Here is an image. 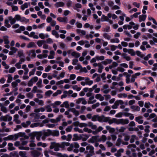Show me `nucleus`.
Returning <instances> with one entry per match:
<instances>
[{"label":"nucleus","instance_id":"obj_37","mask_svg":"<svg viewBox=\"0 0 157 157\" xmlns=\"http://www.w3.org/2000/svg\"><path fill=\"white\" fill-rule=\"evenodd\" d=\"M107 139L106 136L105 135H102L101 137L98 139V141H102L103 142H105Z\"/></svg>","mask_w":157,"mask_h":157},{"label":"nucleus","instance_id":"obj_59","mask_svg":"<svg viewBox=\"0 0 157 157\" xmlns=\"http://www.w3.org/2000/svg\"><path fill=\"white\" fill-rule=\"evenodd\" d=\"M72 88L74 90H76V91H79L81 89V88L79 87L77 85H75L72 86Z\"/></svg>","mask_w":157,"mask_h":157},{"label":"nucleus","instance_id":"obj_8","mask_svg":"<svg viewBox=\"0 0 157 157\" xmlns=\"http://www.w3.org/2000/svg\"><path fill=\"white\" fill-rule=\"evenodd\" d=\"M101 21H106L108 22L110 24H112L113 23V21L109 20L107 16L104 15H102L101 17Z\"/></svg>","mask_w":157,"mask_h":157},{"label":"nucleus","instance_id":"obj_55","mask_svg":"<svg viewBox=\"0 0 157 157\" xmlns=\"http://www.w3.org/2000/svg\"><path fill=\"white\" fill-rule=\"evenodd\" d=\"M117 97L119 98H126L127 97V95L125 93L119 94H117Z\"/></svg>","mask_w":157,"mask_h":157},{"label":"nucleus","instance_id":"obj_62","mask_svg":"<svg viewBox=\"0 0 157 157\" xmlns=\"http://www.w3.org/2000/svg\"><path fill=\"white\" fill-rule=\"evenodd\" d=\"M155 90H152L150 91V97L151 98H153L154 96Z\"/></svg>","mask_w":157,"mask_h":157},{"label":"nucleus","instance_id":"obj_3","mask_svg":"<svg viewBox=\"0 0 157 157\" xmlns=\"http://www.w3.org/2000/svg\"><path fill=\"white\" fill-rule=\"evenodd\" d=\"M130 77L131 75L129 74L126 75L125 81L127 84L133 82L135 81L136 78L133 75H132L131 79H130Z\"/></svg>","mask_w":157,"mask_h":157},{"label":"nucleus","instance_id":"obj_40","mask_svg":"<svg viewBox=\"0 0 157 157\" xmlns=\"http://www.w3.org/2000/svg\"><path fill=\"white\" fill-rule=\"evenodd\" d=\"M19 155L21 157H27L26 152L25 151H20Z\"/></svg>","mask_w":157,"mask_h":157},{"label":"nucleus","instance_id":"obj_48","mask_svg":"<svg viewBox=\"0 0 157 157\" xmlns=\"http://www.w3.org/2000/svg\"><path fill=\"white\" fill-rule=\"evenodd\" d=\"M52 34L56 38H58L59 37V35L57 32L56 31L54 30H53L52 31Z\"/></svg>","mask_w":157,"mask_h":157},{"label":"nucleus","instance_id":"obj_51","mask_svg":"<svg viewBox=\"0 0 157 157\" xmlns=\"http://www.w3.org/2000/svg\"><path fill=\"white\" fill-rule=\"evenodd\" d=\"M21 140V144L22 145H25L27 144L28 143V141L27 140H24L22 138L20 139Z\"/></svg>","mask_w":157,"mask_h":157},{"label":"nucleus","instance_id":"obj_7","mask_svg":"<svg viewBox=\"0 0 157 157\" xmlns=\"http://www.w3.org/2000/svg\"><path fill=\"white\" fill-rule=\"evenodd\" d=\"M30 116L32 118H33L34 121H37L40 118V115L39 114L37 113H33L30 114Z\"/></svg>","mask_w":157,"mask_h":157},{"label":"nucleus","instance_id":"obj_19","mask_svg":"<svg viewBox=\"0 0 157 157\" xmlns=\"http://www.w3.org/2000/svg\"><path fill=\"white\" fill-rule=\"evenodd\" d=\"M34 101L36 102L39 105L43 106L44 105V102L42 100L39 99L38 98H35Z\"/></svg>","mask_w":157,"mask_h":157},{"label":"nucleus","instance_id":"obj_42","mask_svg":"<svg viewBox=\"0 0 157 157\" xmlns=\"http://www.w3.org/2000/svg\"><path fill=\"white\" fill-rule=\"evenodd\" d=\"M50 153L52 155H53L54 152H51L50 150H45L44 152V154L46 157H49V154Z\"/></svg>","mask_w":157,"mask_h":157},{"label":"nucleus","instance_id":"obj_12","mask_svg":"<svg viewBox=\"0 0 157 157\" xmlns=\"http://www.w3.org/2000/svg\"><path fill=\"white\" fill-rule=\"evenodd\" d=\"M57 20L60 22H63L66 23L68 22V20L67 17H58L57 18Z\"/></svg>","mask_w":157,"mask_h":157},{"label":"nucleus","instance_id":"obj_64","mask_svg":"<svg viewBox=\"0 0 157 157\" xmlns=\"http://www.w3.org/2000/svg\"><path fill=\"white\" fill-rule=\"evenodd\" d=\"M1 110L4 113H6L8 112V110L7 109L6 107L4 106L3 105L2 106L1 108Z\"/></svg>","mask_w":157,"mask_h":157},{"label":"nucleus","instance_id":"obj_11","mask_svg":"<svg viewBox=\"0 0 157 157\" xmlns=\"http://www.w3.org/2000/svg\"><path fill=\"white\" fill-rule=\"evenodd\" d=\"M8 36H5L3 37V41L5 42V44H6L5 45V47L7 48H10V46L8 45L10 41L8 40Z\"/></svg>","mask_w":157,"mask_h":157},{"label":"nucleus","instance_id":"obj_44","mask_svg":"<svg viewBox=\"0 0 157 157\" xmlns=\"http://www.w3.org/2000/svg\"><path fill=\"white\" fill-rule=\"evenodd\" d=\"M8 19L11 25L13 24L16 22V20L15 17L13 18L12 17L10 16L8 17Z\"/></svg>","mask_w":157,"mask_h":157},{"label":"nucleus","instance_id":"obj_27","mask_svg":"<svg viewBox=\"0 0 157 157\" xmlns=\"http://www.w3.org/2000/svg\"><path fill=\"white\" fill-rule=\"evenodd\" d=\"M36 53L34 50H31L29 54V56L31 58H34L36 56Z\"/></svg>","mask_w":157,"mask_h":157},{"label":"nucleus","instance_id":"obj_34","mask_svg":"<svg viewBox=\"0 0 157 157\" xmlns=\"http://www.w3.org/2000/svg\"><path fill=\"white\" fill-rule=\"evenodd\" d=\"M30 37H32L33 38L37 39L39 38L38 36L35 34V33L34 32H31L29 35Z\"/></svg>","mask_w":157,"mask_h":157},{"label":"nucleus","instance_id":"obj_33","mask_svg":"<svg viewBox=\"0 0 157 157\" xmlns=\"http://www.w3.org/2000/svg\"><path fill=\"white\" fill-rule=\"evenodd\" d=\"M61 102L60 101H55L53 103H52L51 104L53 108H55L56 107H57V105H59L61 104Z\"/></svg>","mask_w":157,"mask_h":157},{"label":"nucleus","instance_id":"obj_21","mask_svg":"<svg viewBox=\"0 0 157 157\" xmlns=\"http://www.w3.org/2000/svg\"><path fill=\"white\" fill-rule=\"evenodd\" d=\"M147 17L146 15L142 14L140 15L139 16V21L140 22H141L142 21H144Z\"/></svg>","mask_w":157,"mask_h":157},{"label":"nucleus","instance_id":"obj_39","mask_svg":"<svg viewBox=\"0 0 157 157\" xmlns=\"http://www.w3.org/2000/svg\"><path fill=\"white\" fill-rule=\"evenodd\" d=\"M112 60L110 59H106L105 60L102 61L101 63L104 65H107L109 64L112 62Z\"/></svg>","mask_w":157,"mask_h":157},{"label":"nucleus","instance_id":"obj_9","mask_svg":"<svg viewBox=\"0 0 157 157\" xmlns=\"http://www.w3.org/2000/svg\"><path fill=\"white\" fill-rule=\"evenodd\" d=\"M48 132L50 134L53 136H57L59 135V131L57 130H48Z\"/></svg>","mask_w":157,"mask_h":157},{"label":"nucleus","instance_id":"obj_15","mask_svg":"<svg viewBox=\"0 0 157 157\" xmlns=\"http://www.w3.org/2000/svg\"><path fill=\"white\" fill-rule=\"evenodd\" d=\"M87 127H90L92 129H96L97 128V126L95 125H94L93 123L91 122H89L86 123Z\"/></svg>","mask_w":157,"mask_h":157},{"label":"nucleus","instance_id":"obj_41","mask_svg":"<svg viewBox=\"0 0 157 157\" xmlns=\"http://www.w3.org/2000/svg\"><path fill=\"white\" fill-rule=\"evenodd\" d=\"M37 145L38 146H41L43 147H45L47 146L48 144L45 143L39 142L37 143Z\"/></svg>","mask_w":157,"mask_h":157},{"label":"nucleus","instance_id":"obj_20","mask_svg":"<svg viewBox=\"0 0 157 157\" xmlns=\"http://www.w3.org/2000/svg\"><path fill=\"white\" fill-rule=\"evenodd\" d=\"M81 139H82L83 141H86L88 138L89 136L87 134H80Z\"/></svg>","mask_w":157,"mask_h":157},{"label":"nucleus","instance_id":"obj_2","mask_svg":"<svg viewBox=\"0 0 157 157\" xmlns=\"http://www.w3.org/2000/svg\"><path fill=\"white\" fill-rule=\"evenodd\" d=\"M60 147L59 144L55 142H52L51 143L49 148L51 149H54L55 151H59Z\"/></svg>","mask_w":157,"mask_h":157},{"label":"nucleus","instance_id":"obj_5","mask_svg":"<svg viewBox=\"0 0 157 157\" xmlns=\"http://www.w3.org/2000/svg\"><path fill=\"white\" fill-rule=\"evenodd\" d=\"M12 117L7 114L5 116H2L0 117V120L2 121H10L12 120Z\"/></svg>","mask_w":157,"mask_h":157},{"label":"nucleus","instance_id":"obj_26","mask_svg":"<svg viewBox=\"0 0 157 157\" xmlns=\"http://www.w3.org/2000/svg\"><path fill=\"white\" fill-rule=\"evenodd\" d=\"M95 98L99 100L100 101H102L104 100V97L100 94H98L96 95Z\"/></svg>","mask_w":157,"mask_h":157},{"label":"nucleus","instance_id":"obj_35","mask_svg":"<svg viewBox=\"0 0 157 157\" xmlns=\"http://www.w3.org/2000/svg\"><path fill=\"white\" fill-rule=\"evenodd\" d=\"M82 5L80 4L77 3L75 5V6L74 7V8L78 12H79L80 10L79 8H81Z\"/></svg>","mask_w":157,"mask_h":157},{"label":"nucleus","instance_id":"obj_14","mask_svg":"<svg viewBox=\"0 0 157 157\" xmlns=\"http://www.w3.org/2000/svg\"><path fill=\"white\" fill-rule=\"evenodd\" d=\"M40 154V152L36 150H34L31 151V155L33 157H38Z\"/></svg>","mask_w":157,"mask_h":157},{"label":"nucleus","instance_id":"obj_23","mask_svg":"<svg viewBox=\"0 0 157 157\" xmlns=\"http://www.w3.org/2000/svg\"><path fill=\"white\" fill-rule=\"evenodd\" d=\"M136 121L138 122V123L141 124L143 123L144 121L142 119V117L140 116L136 117L135 118Z\"/></svg>","mask_w":157,"mask_h":157},{"label":"nucleus","instance_id":"obj_58","mask_svg":"<svg viewBox=\"0 0 157 157\" xmlns=\"http://www.w3.org/2000/svg\"><path fill=\"white\" fill-rule=\"evenodd\" d=\"M8 79L7 80V82L8 83H10L12 81L13 79V77L10 75H7Z\"/></svg>","mask_w":157,"mask_h":157},{"label":"nucleus","instance_id":"obj_1","mask_svg":"<svg viewBox=\"0 0 157 157\" xmlns=\"http://www.w3.org/2000/svg\"><path fill=\"white\" fill-rule=\"evenodd\" d=\"M124 52H128V53L130 54L131 56H134L136 54L138 56L141 58L143 57L144 55L141 54V52L138 51H136L135 53L133 50H123Z\"/></svg>","mask_w":157,"mask_h":157},{"label":"nucleus","instance_id":"obj_45","mask_svg":"<svg viewBox=\"0 0 157 157\" xmlns=\"http://www.w3.org/2000/svg\"><path fill=\"white\" fill-rule=\"evenodd\" d=\"M131 108L133 110L136 111H139L140 109V108L139 106L134 105L131 106Z\"/></svg>","mask_w":157,"mask_h":157},{"label":"nucleus","instance_id":"obj_46","mask_svg":"<svg viewBox=\"0 0 157 157\" xmlns=\"http://www.w3.org/2000/svg\"><path fill=\"white\" fill-rule=\"evenodd\" d=\"M23 145H21L19 146L18 148L19 149L21 150H25L28 151L30 149V148L28 147H24Z\"/></svg>","mask_w":157,"mask_h":157},{"label":"nucleus","instance_id":"obj_57","mask_svg":"<svg viewBox=\"0 0 157 157\" xmlns=\"http://www.w3.org/2000/svg\"><path fill=\"white\" fill-rule=\"evenodd\" d=\"M28 7V4L27 3H24L21 6V9L22 10H25V8H27Z\"/></svg>","mask_w":157,"mask_h":157},{"label":"nucleus","instance_id":"obj_4","mask_svg":"<svg viewBox=\"0 0 157 157\" xmlns=\"http://www.w3.org/2000/svg\"><path fill=\"white\" fill-rule=\"evenodd\" d=\"M18 56L20 58V60L18 63L21 64L25 61V57L24 56L23 51H21L19 52L18 54Z\"/></svg>","mask_w":157,"mask_h":157},{"label":"nucleus","instance_id":"obj_6","mask_svg":"<svg viewBox=\"0 0 157 157\" xmlns=\"http://www.w3.org/2000/svg\"><path fill=\"white\" fill-rule=\"evenodd\" d=\"M79 145L76 142H75L71 144L70 145V147H68L67 150L68 151H71L72 150L74 147L79 148Z\"/></svg>","mask_w":157,"mask_h":157},{"label":"nucleus","instance_id":"obj_54","mask_svg":"<svg viewBox=\"0 0 157 157\" xmlns=\"http://www.w3.org/2000/svg\"><path fill=\"white\" fill-rule=\"evenodd\" d=\"M20 21L22 22L27 23L29 21V20L26 19L24 17H21Z\"/></svg>","mask_w":157,"mask_h":157},{"label":"nucleus","instance_id":"obj_53","mask_svg":"<svg viewBox=\"0 0 157 157\" xmlns=\"http://www.w3.org/2000/svg\"><path fill=\"white\" fill-rule=\"evenodd\" d=\"M36 46L35 44L33 42H31L29 43L27 46V47L28 48H34Z\"/></svg>","mask_w":157,"mask_h":157},{"label":"nucleus","instance_id":"obj_31","mask_svg":"<svg viewBox=\"0 0 157 157\" xmlns=\"http://www.w3.org/2000/svg\"><path fill=\"white\" fill-rule=\"evenodd\" d=\"M94 149V147L90 145H88L86 147V150L89 151L91 153L93 152Z\"/></svg>","mask_w":157,"mask_h":157},{"label":"nucleus","instance_id":"obj_47","mask_svg":"<svg viewBox=\"0 0 157 157\" xmlns=\"http://www.w3.org/2000/svg\"><path fill=\"white\" fill-rule=\"evenodd\" d=\"M42 80L41 79H39V81L37 82L36 84L39 88H41L42 87Z\"/></svg>","mask_w":157,"mask_h":157},{"label":"nucleus","instance_id":"obj_17","mask_svg":"<svg viewBox=\"0 0 157 157\" xmlns=\"http://www.w3.org/2000/svg\"><path fill=\"white\" fill-rule=\"evenodd\" d=\"M84 80L86 82V85L91 86L93 83V81L90 80L89 78L88 77L85 78Z\"/></svg>","mask_w":157,"mask_h":157},{"label":"nucleus","instance_id":"obj_28","mask_svg":"<svg viewBox=\"0 0 157 157\" xmlns=\"http://www.w3.org/2000/svg\"><path fill=\"white\" fill-rule=\"evenodd\" d=\"M81 139L80 135L78 136V134H75L73 135V137L72 138V140L74 141L79 140Z\"/></svg>","mask_w":157,"mask_h":157},{"label":"nucleus","instance_id":"obj_60","mask_svg":"<svg viewBox=\"0 0 157 157\" xmlns=\"http://www.w3.org/2000/svg\"><path fill=\"white\" fill-rule=\"evenodd\" d=\"M71 55L75 57L78 58L80 57V55L79 54L77 53L76 52H73L71 53Z\"/></svg>","mask_w":157,"mask_h":157},{"label":"nucleus","instance_id":"obj_49","mask_svg":"<svg viewBox=\"0 0 157 157\" xmlns=\"http://www.w3.org/2000/svg\"><path fill=\"white\" fill-rule=\"evenodd\" d=\"M99 65V66L98 67V71L99 73H101L102 72V69L104 68V67L101 63Z\"/></svg>","mask_w":157,"mask_h":157},{"label":"nucleus","instance_id":"obj_24","mask_svg":"<svg viewBox=\"0 0 157 157\" xmlns=\"http://www.w3.org/2000/svg\"><path fill=\"white\" fill-rule=\"evenodd\" d=\"M13 121H15L17 124L20 123L21 121L18 119V115L17 114H16L14 116Z\"/></svg>","mask_w":157,"mask_h":157},{"label":"nucleus","instance_id":"obj_56","mask_svg":"<svg viewBox=\"0 0 157 157\" xmlns=\"http://www.w3.org/2000/svg\"><path fill=\"white\" fill-rule=\"evenodd\" d=\"M48 56V55L46 54H44L42 55L39 54L37 56V57L40 59H42L44 58H46Z\"/></svg>","mask_w":157,"mask_h":157},{"label":"nucleus","instance_id":"obj_43","mask_svg":"<svg viewBox=\"0 0 157 157\" xmlns=\"http://www.w3.org/2000/svg\"><path fill=\"white\" fill-rule=\"evenodd\" d=\"M129 123V120L128 119H124L121 118V124L124 125L128 124Z\"/></svg>","mask_w":157,"mask_h":157},{"label":"nucleus","instance_id":"obj_29","mask_svg":"<svg viewBox=\"0 0 157 157\" xmlns=\"http://www.w3.org/2000/svg\"><path fill=\"white\" fill-rule=\"evenodd\" d=\"M44 107V108H45V110H46L47 112H51L52 110L51 106L49 105L45 106Z\"/></svg>","mask_w":157,"mask_h":157},{"label":"nucleus","instance_id":"obj_36","mask_svg":"<svg viewBox=\"0 0 157 157\" xmlns=\"http://www.w3.org/2000/svg\"><path fill=\"white\" fill-rule=\"evenodd\" d=\"M64 5V3L62 2H60L56 3L55 4V6L57 7H62Z\"/></svg>","mask_w":157,"mask_h":157},{"label":"nucleus","instance_id":"obj_38","mask_svg":"<svg viewBox=\"0 0 157 157\" xmlns=\"http://www.w3.org/2000/svg\"><path fill=\"white\" fill-rule=\"evenodd\" d=\"M71 111L76 116H78L79 114V112L76 110L74 108H73L71 109Z\"/></svg>","mask_w":157,"mask_h":157},{"label":"nucleus","instance_id":"obj_32","mask_svg":"<svg viewBox=\"0 0 157 157\" xmlns=\"http://www.w3.org/2000/svg\"><path fill=\"white\" fill-rule=\"evenodd\" d=\"M49 36L48 34H44L43 33H41L39 34V37L42 39H44L45 38H48Z\"/></svg>","mask_w":157,"mask_h":157},{"label":"nucleus","instance_id":"obj_61","mask_svg":"<svg viewBox=\"0 0 157 157\" xmlns=\"http://www.w3.org/2000/svg\"><path fill=\"white\" fill-rule=\"evenodd\" d=\"M74 130L75 132H78L80 133H83V130L79 128L78 127H75L74 128Z\"/></svg>","mask_w":157,"mask_h":157},{"label":"nucleus","instance_id":"obj_30","mask_svg":"<svg viewBox=\"0 0 157 157\" xmlns=\"http://www.w3.org/2000/svg\"><path fill=\"white\" fill-rule=\"evenodd\" d=\"M60 107H65L66 108H69V105L67 101H65L62 104L60 105Z\"/></svg>","mask_w":157,"mask_h":157},{"label":"nucleus","instance_id":"obj_13","mask_svg":"<svg viewBox=\"0 0 157 157\" xmlns=\"http://www.w3.org/2000/svg\"><path fill=\"white\" fill-rule=\"evenodd\" d=\"M31 140L29 141L30 144L29 146L30 147H34L36 146V144L35 143V136H32L31 137Z\"/></svg>","mask_w":157,"mask_h":157},{"label":"nucleus","instance_id":"obj_18","mask_svg":"<svg viewBox=\"0 0 157 157\" xmlns=\"http://www.w3.org/2000/svg\"><path fill=\"white\" fill-rule=\"evenodd\" d=\"M98 136H92L91 138L90 139V142L92 143L97 142V141H98Z\"/></svg>","mask_w":157,"mask_h":157},{"label":"nucleus","instance_id":"obj_10","mask_svg":"<svg viewBox=\"0 0 157 157\" xmlns=\"http://www.w3.org/2000/svg\"><path fill=\"white\" fill-rule=\"evenodd\" d=\"M153 118L152 120V121L154 122H157V116L154 113H151L149 116L148 119L150 120Z\"/></svg>","mask_w":157,"mask_h":157},{"label":"nucleus","instance_id":"obj_25","mask_svg":"<svg viewBox=\"0 0 157 157\" xmlns=\"http://www.w3.org/2000/svg\"><path fill=\"white\" fill-rule=\"evenodd\" d=\"M106 128L107 130H108L109 131V132L110 133H113L115 131V129L114 128H112L111 127L109 126H106Z\"/></svg>","mask_w":157,"mask_h":157},{"label":"nucleus","instance_id":"obj_63","mask_svg":"<svg viewBox=\"0 0 157 157\" xmlns=\"http://www.w3.org/2000/svg\"><path fill=\"white\" fill-rule=\"evenodd\" d=\"M40 123H34L30 125V127L32 128L37 127L40 126Z\"/></svg>","mask_w":157,"mask_h":157},{"label":"nucleus","instance_id":"obj_22","mask_svg":"<svg viewBox=\"0 0 157 157\" xmlns=\"http://www.w3.org/2000/svg\"><path fill=\"white\" fill-rule=\"evenodd\" d=\"M34 136L36 137V138L37 140L39 141L40 140V137L42 136V133L41 132H37L35 133L34 134Z\"/></svg>","mask_w":157,"mask_h":157},{"label":"nucleus","instance_id":"obj_52","mask_svg":"<svg viewBox=\"0 0 157 157\" xmlns=\"http://www.w3.org/2000/svg\"><path fill=\"white\" fill-rule=\"evenodd\" d=\"M8 149L12 151L15 149V148L13 147V145L12 143H9L8 144Z\"/></svg>","mask_w":157,"mask_h":157},{"label":"nucleus","instance_id":"obj_16","mask_svg":"<svg viewBox=\"0 0 157 157\" xmlns=\"http://www.w3.org/2000/svg\"><path fill=\"white\" fill-rule=\"evenodd\" d=\"M45 111L44 107H40L38 108H36L34 109V112L35 113H38L40 112H43Z\"/></svg>","mask_w":157,"mask_h":157},{"label":"nucleus","instance_id":"obj_50","mask_svg":"<svg viewBox=\"0 0 157 157\" xmlns=\"http://www.w3.org/2000/svg\"><path fill=\"white\" fill-rule=\"evenodd\" d=\"M50 55L48 56L49 59H52L54 58V52L53 50H52L50 52Z\"/></svg>","mask_w":157,"mask_h":157}]
</instances>
